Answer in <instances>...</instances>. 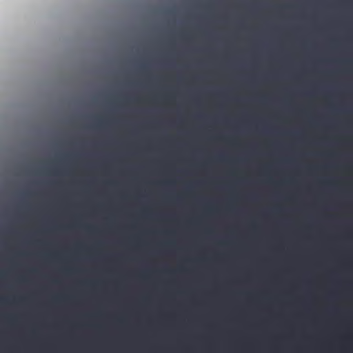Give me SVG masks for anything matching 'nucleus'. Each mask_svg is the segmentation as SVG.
I'll list each match as a JSON object with an SVG mask.
<instances>
[{
  "label": "nucleus",
  "instance_id": "obj_1",
  "mask_svg": "<svg viewBox=\"0 0 353 353\" xmlns=\"http://www.w3.org/2000/svg\"><path fill=\"white\" fill-rule=\"evenodd\" d=\"M113 185V179H112V185ZM113 225V219L112 217V226Z\"/></svg>",
  "mask_w": 353,
  "mask_h": 353
},
{
  "label": "nucleus",
  "instance_id": "obj_2",
  "mask_svg": "<svg viewBox=\"0 0 353 353\" xmlns=\"http://www.w3.org/2000/svg\"><path fill=\"white\" fill-rule=\"evenodd\" d=\"M87 229H88V230H92V226H88V227H87Z\"/></svg>",
  "mask_w": 353,
  "mask_h": 353
},
{
  "label": "nucleus",
  "instance_id": "obj_3",
  "mask_svg": "<svg viewBox=\"0 0 353 353\" xmlns=\"http://www.w3.org/2000/svg\"><path fill=\"white\" fill-rule=\"evenodd\" d=\"M112 104H113V101H112Z\"/></svg>",
  "mask_w": 353,
  "mask_h": 353
}]
</instances>
